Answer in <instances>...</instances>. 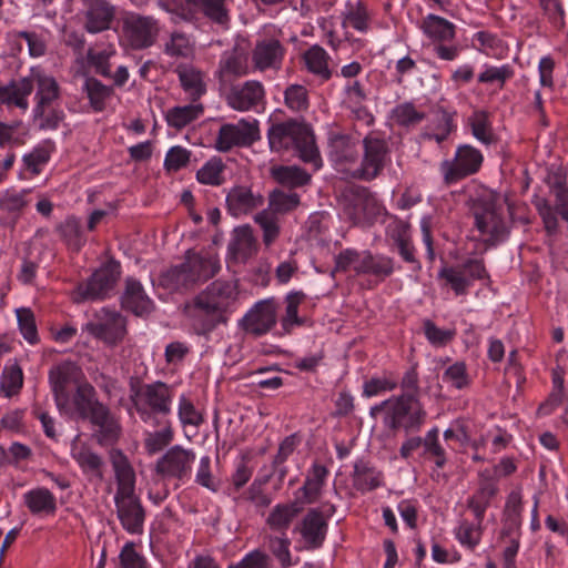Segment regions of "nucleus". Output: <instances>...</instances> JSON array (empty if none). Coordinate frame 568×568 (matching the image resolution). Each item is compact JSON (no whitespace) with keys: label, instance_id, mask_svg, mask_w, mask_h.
<instances>
[{"label":"nucleus","instance_id":"1","mask_svg":"<svg viewBox=\"0 0 568 568\" xmlns=\"http://www.w3.org/2000/svg\"><path fill=\"white\" fill-rule=\"evenodd\" d=\"M239 296L237 282L215 280L196 294L186 310L197 335H209L221 325H227L231 306Z\"/></svg>","mask_w":568,"mask_h":568},{"label":"nucleus","instance_id":"2","mask_svg":"<svg viewBox=\"0 0 568 568\" xmlns=\"http://www.w3.org/2000/svg\"><path fill=\"white\" fill-rule=\"evenodd\" d=\"M116 491L114 504L122 528L132 535H141L144 529L146 511L140 497L135 494V473L128 457L121 449L110 452Z\"/></svg>","mask_w":568,"mask_h":568},{"label":"nucleus","instance_id":"3","mask_svg":"<svg viewBox=\"0 0 568 568\" xmlns=\"http://www.w3.org/2000/svg\"><path fill=\"white\" fill-rule=\"evenodd\" d=\"M220 270L217 256L202 255L190 248L185 252L184 262L163 271L158 283L170 292H185L214 277Z\"/></svg>","mask_w":568,"mask_h":568},{"label":"nucleus","instance_id":"4","mask_svg":"<svg viewBox=\"0 0 568 568\" xmlns=\"http://www.w3.org/2000/svg\"><path fill=\"white\" fill-rule=\"evenodd\" d=\"M270 149L273 152H283L294 149L298 158L311 163L317 170L322 166L320 151L315 143L312 128L295 119L273 123L267 131Z\"/></svg>","mask_w":568,"mask_h":568},{"label":"nucleus","instance_id":"5","mask_svg":"<svg viewBox=\"0 0 568 568\" xmlns=\"http://www.w3.org/2000/svg\"><path fill=\"white\" fill-rule=\"evenodd\" d=\"M382 414L385 429L392 434L403 430L416 433L425 424L427 412L419 398L410 395H394L371 408V416Z\"/></svg>","mask_w":568,"mask_h":568},{"label":"nucleus","instance_id":"6","mask_svg":"<svg viewBox=\"0 0 568 568\" xmlns=\"http://www.w3.org/2000/svg\"><path fill=\"white\" fill-rule=\"evenodd\" d=\"M130 400L142 422H154L172 412L173 388L164 382L130 384Z\"/></svg>","mask_w":568,"mask_h":568},{"label":"nucleus","instance_id":"7","mask_svg":"<svg viewBox=\"0 0 568 568\" xmlns=\"http://www.w3.org/2000/svg\"><path fill=\"white\" fill-rule=\"evenodd\" d=\"M344 215L353 225L372 226L385 213V207L376 195L366 186L351 184L339 196Z\"/></svg>","mask_w":568,"mask_h":568},{"label":"nucleus","instance_id":"8","mask_svg":"<svg viewBox=\"0 0 568 568\" xmlns=\"http://www.w3.org/2000/svg\"><path fill=\"white\" fill-rule=\"evenodd\" d=\"M471 214L474 225L487 246H496L509 236L510 226L495 196L477 199L471 206Z\"/></svg>","mask_w":568,"mask_h":568},{"label":"nucleus","instance_id":"9","mask_svg":"<svg viewBox=\"0 0 568 568\" xmlns=\"http://www.w3.org/2000/svg\"><path fill=\"white\" fill-rule=\"evenodd\" d=\"M160 33V21L153 16L129 12L122 17L120 43L125 50H146L158 42Z\"/></svg>","mask_w":568,"mask_h":568},{"label":"nucleus","instance_id":"10","mask_svg":"<svg viewBox=\"0 0 568 568\" xmlns=\"http://www.w3.org/2000/svg\"><path fill=\"white\" fill-rule=\"evenodd\" d=\"M419 30L430 41L433 53L443 61L456 60L462 47L455 43L456 26L434 13H428L418 23Z\"/></svg>","mask_w":568,"mask_h":568},{"label":"nucleus","instance_id":"11","mask_svg":"<svg viewBox=\"0 0 568 568\" xmlns=\"http://www.w3.org/2000/svg\"><path fill=\"white\" fill-rule=\"evenodd\" d=\"M335 513L336 506L325 501L320 507L310 508L294 526L293 531L301 536L305 550H316L323 547L328 532V521Z\"/></svg>","mask_w":568,"mask_h":568},{"label":"nucleus","instance_id":"12","mask_svg":"<svg viewBox=\"0 0 568 568\" xmlns=\"http://www.w3.org/2000/svg\"><path fill=\"white\" fill-rule=\"evenodd\" d=\"M363 156L354 176L363 181H373L384 171L389 160V148L385 139L375 132L368 133L362 141Z\"/></svg>","mask_w":568,"mask_h":568},{"label":"nucleus","instance_id":"13","mask_svg":"<svg viewBox=\"0 0 568 568\" xmlns=\"http://www.w3.org/2000/svg\"><path fill=\"white\" fill-rule=\"evenodd\" d=\"M82 377L81 367L71 361L61 362L49 371V384L57 408L61 413H68L71 408L70 387L80 384Z\"/></svg>","mask_w":568,"mask_h":568},{"label":"nucleus","instance_id":"14","mask_svg":"<svg viewBox=\"0 0 568 568\" xmlns=\"http://www.w3.org/2000/svg\"><path fill=\"white\" fill-rule=\"evenodd\" d=\"M261 139L258 121L241 119L237 123H225L219 129L214 148L226 153L233 148H248Z\"/></svg>","mask_w":568,"mask_h":568},{"label":"nucleus","instance_id":"15","mask_svg":"<svg viewBox=\"0 0 568 568\" xmlns=\"http://www.w3.org/2000/svg\"><path fill=\"white\" fill-rule=\"evenodd\" d=\"M195 453L181 445L170 447L155 463L154 471L162 479H175L184 483L190 478Z\"/></svg>","mask_w":568,"mask_h":568},{"label":"nucleus","instance_id":"16","mask_svg":"<svg viewBox=\"0 0 568 568\" xmlns=\"http://www.w3.org/2000/svg\"><path fill=\"white\" fill-rule=\"evenodd\" d=\"M484 158L479 150L471 145H459L453 160H445L440 170L446 185H452L458 181L477 173L483 164Z\"/></svg>","mask_w":568,"mask_h":568},{"label":"nucleus","instance_id":"17","mask_svg":"<svg viewBox=\"0 0 568 568\" xmlns=\"http://www.w3.org/2000/svg\"><path fill=\"white\" fill-rule=\"evenodd\" d=\"M120 277V263L111 260L97 270L84 284L78 286V293L84 301L104 300L114 288Z\"/></svg>","mask_w":568,"mask_h":568},{"label":"nucleus","instance_id":"18","mask_svg":"<svg viewBox=\"0 0 568 568\" xmlns=\"http://www.w3.org/2000/svg\"><path fill=\"white\" fill-rule=\"evenodd\" d=\"M265 89L260 81L248 80L242 84H234L225 95L226 104L240 112L256 110L264 104Z\"/></svg>","mask_w":568,"mask_h":568},{"label":"nucleus","instance_id":"19","mask_svg":"<svg viewBox=\"0 0 568 568\" xmlns=\"http://www.w3.org/2000/svg\"><path fill=\"white\" fill-rule=\"evenodd\" d=\"M126 318L118 312L104 311V316L95 323H88L87 331L109 346L120 344L126 333Z\"/></svg>","mask_w":568,"mask_h":568},{"label":"nucleus","instance_id":"20","mask_svg":"<svg viewBox=\"0 0 568 568\" xmlns=\"http://www.w3.org/2000/svg\"><path fill=\"white\" fill-rule=\"evenodd\" d=\"M242 328L254 336H262L276 324V306L273 300L257 302L243 317Z\"/></svg>","mask_w":568,"mask_h":568},{"label":"nucleus","instance_id":"21","mask_svg":"<svg viewBox=\"0 0 568 568\" xmlns=\"http://www.w3.org/2000/svg\"><path fill=\"white\" fill-rule=\"evenodd\" d=\"M84 6L83 28L87 32L95 34L106 31L115 18L116 10L106 0H81Z\"/></svg>","mask_w":568,"mask_h":568},{"label":"nucleus","instance_id":"22","mask_svg":"<svg viewBox=\"0 0 568 568\" xmlns=\"http://www.w3.org/2000/svg\"><path fill=\"white\" fill-rule=\"evenodd\" d=\"M478 487L467 499L466 506L473 513L475 519L484 521L486 510L497 496L499 488L491 470L485 469L478 474Z\"/></svg>","mask_w":568,"mask_h":568},{"label":"nucleus","instance_id":"23","mask_svg":"<svg viewBox=\"0 0 568 568\" xmlns=\"http://www.w3.org/2000/svg\"><path fill=\"white\" fill-rule=\"evenodd\" d=\"M88 422L95 427L92 437L100 446H113L120 439L122 427L109 406L103 405Z\"/></svg>","mask_w":568,"mask_h":568},{"label":"nucleus","instance_id":"24","mask_svg":"<svg viewBox=\"0 0 568 568\" xmlns=\"http://www.w3.org/2000/svg\"><path fill=\"white\" fill-rule=\"evenodd\" d=\"M286 49L283 43L274 38L263 39L256 42L252 51V62L256 70H280Z\"/></svg>","mask_w":568,"mask_h":568},{"label":"nucleus","instance_id":"25","mask_svg":"<svg viewBox=\"0 0 568 568\" xmlns=\"http://www.w3.org/2000/svg\"><path fill=\"white\" fill-rule=\"evenodd\" d=\"M226 211L234 217L248 215L264 204V197L244 185L233 186L225 197Z\"/></svg>","mask_w":568,"mask_h":568},{"label":"nucleus","instance_id":"26","mask_svg":"<svg viewBox=\"0 0 568 568\" xmlns=\"http://www.w3.org/2000/svg\"><path fill=\"white\" fill-rule=\"evenodd\" d=\"M71 408L67 414H71L81 420H88L104 405L99 400L95 388L87 381L77 385L72 396L70 395Z\"/></svg>","mask_w":568,"mask_h":568},{"label":"nucleus","instance_id":"27","mask_svg":"<svg viewBox=\"0 0 568 568\" xmlns=\"http://www.w3.org/2000/svg\"><path fill=\"white\" fill-rule=\"evenodd\" d=\"M34 90V79L31 75L12 79L6 85L0 87V108L2 105L14 106L21 111L29 109L28 98Z\"/></svg>","mask_w":568,"mask_h":568},{"label":"nucleus","instance_id":"28","mask_svg":"<svg viewBox=\"0 0 568 568\" xmlns=\"http://www.w3.org/2000/svg\"><path fill=\"white\" fill-rule=\"evenodd\" d=\"M121 306L135 316L148 315L154 308V304L144 292L142 284L132 277L125 281V290L121 296Z\"/></svg>","mask_w":568,"mask_h":568},{"label":"nucleus","instance_id":"29","mask_svg":"<svg viewBox=\"0 0 568 568\" xmlns=\"http://www.w3.org/2000/svg\"><path fill=\"white\" fill-rule=\"evenodd\" d=\"M180 85L190 102L201 103V98L206 93L205 74L200 69L181 63L174 69Z\"/></svg>","mask_w":568,"mask_h":568},{"label":"nucleus","instance_id":"30","mask_svg":"<svg viewBox=\"0 0 568 568\" xmlns=\"http://www.w3.org/2000/svg\"><path fill=\"white\" fill-rule=\"evenodd\" d=\"M298 500L276 504L268 513L265 525L275 534H287L294 520L303 510Z\"/></svg>","mask_w":568,"mask_h":568},{"label":"nucleus","instance_id":"31","mask_svg":"<svg viewBox=\"0 0 568 568\" xmlns=\"http://www.w3.org/2000/svg\"><path fill=\"white\" fill-rule=\"evenodd\" d=\"M328 475L329 470L326 466L318 463H314L312 465L303 486L297 490V493L302 494L301 500L298 501L303 506L312 505L318 501Z\"/></svg>","mask_w":568,"mask_h":568},{"label":"nucleus","instance_id":"32","mask_svg":"<svg viewBox=\"0 0 568 568\" xmlns=\"http://www.w3.org/2000/svg\"><path fill=\"white\" fill-rule=\"evenodd\" d=\"M394 264V258L390 256L365 252L361 261H358V264L353 268L357 275H373L379 281H384L393 275L395 271Z\"/></svg>","mask_w":568,"mask_h":568},{"label":"nucleus","instance_id":"33","mask_svg":"<svg viewBox=\"0 0 568 568\" xmlns=\"http://www.w3.org/2000/svg\"><path fill=\"white\" fill-rule=\"evenodd\" d=\"M227 250L231 257L235 261L246 262L252 257L257 251L252 227L250 225L235 227L232 232Z\"/></svg>","mask_w":568,"mask_h":568},{"label":"nucleus","instance_id":"34","mask_svg":"<svg viewBox=\"0 0 568 568\" xmlns=\"http://www.w3.org/2000/svg\"><path fill=\"white\" fill-rule=\"evenodd\" d=\"M82 91L85 93L90 108L97 113L105 111L110 100L114 95L113 87L105 85L93 77L85 79Z\"/></svg>","mask_w":568,"mask_h":568},{"label":"nucleus","instance_id":"35","mask_svg":"<svg viewBox=\"0 0 568 568\" xmlns=\"http://www.w3.org/2000/svg\"><path fill=\"white\" fill-rule=\"evenodd\" d=\"M23 503L32 515H54L57 498L45 487H38L23 495Z\"/></svg>","mask_w":568,"mask_h":568},{"label":"nucleus","instance_id":"36","mask_svg":"<svg viewBox=\"0 0 568 568\" xmlns=\"http://www.w3.org/2000/svg\"><path fill=\"white\" fill-rule=\"evenodd\" d=\"M352 479L356 490L367 493L382 486L383 474L368 462L359 459L354 465Z\"/></svg>","mask_w":568,"mask_h":568},{"label":"nucleus","instance_id":"37","mask_svg":"<svg viewBox=\"0 0 568 568\" xmlns=\"http://www.w3.org/2000/svg\"><path fill=\"white\" fill-rule=\"evenodd\" d=\"M55 231L68 250L78 253L87 243V236L82 230L81 221L74 215L68 216L61 222Z\"/></svg>","mask_w":568,"mask_h":568},{"label":"nucleus","instance_id":"38","mask_svg":"<svg viewBox=\"0 0 568 568\" xmlns=\"http://www.w3.org/2000/svg\"><path fill=\"white\" fill-rule=\"evenodd\" d=\"M272 179L290 189L302 187L311 183V174L297 165H277L271 169Z\"/></svg>","mask_w":568,"mask_h":568},{"label":"nucleus","instance_id":"39","mask_svg":"<svg viewBox=\"0 0 568 568\" xmlns=\"http://www.w3.org/2000/svg\"><path fill=\"white\" fill-rule=\"evenodd\" d=\"M203 113V103L190 102V104L186 105L169 109L165 113V121L170 128L180 131L201 118Z\"/></svg>","mask_w":568,"mask_h":568},{"label":"nucleus","instance_id":"40","mask_svg":"<svg viewBox=\"0 0 568 568\" xmlns=\"http://www.w3.org/2000/svg\"><path fill=\"white\" fill-rule=\"evenodd\" d=\"M248 73V55L239 48L224 52L219 63L220 77L233 75L235 78L244 77Z\"/></svg>","mask_w":568,"mask_h":568},{"label":"nucleus","instance_id":"41","mask_svg":"<svg viewBox=\"0 0 568 568\" xmlns=\"http://www.w3.org/2000/svg\"><path fill=\"white\" fill-rule=\"evenodd\" d=\"M32 78L34 79V88H37L34 106L53 105L59 101L61 88L53 77L38 72L32 74Z\"/></svg>","mask_w":568,"mask_h":568},{"label":"nucleus","instance_id":"42","mask_svg":"<svg viewBox=\"0 0 568 568\" xmlns=\"http://www.w3.org/2000/svg\"><path fill=\"white\" fill-rule=\"evenodd\" d=\"M303 59L307 71L320 78L323 82L332 78L333 73L328 65L331 58L322 47L317 44L312 45L305 51Z\"/></svg>","mask_w":568,"mask_h":568},{"label":"nucleus","instance_id":"43","mask_svg":"<svg viewBox=\"0 0 568 568\" xmlns=\"http://www.w3.org/2000/svg\"><path fill=\"white\" fill-rule=\"evenodd\" d=\"M195 51L191 36L183 31H172L163 43V53L174 59H189Z\"/></svg>","mask_w":568,"mask_h":568},{"label":"nucleus","instance_id":"44","mask_svg":"<svg viewBox=\"0 0 568 568\" xmlns=\"http://www.w3.org/2000/svg\"><path fill=\"white\" fill-rule=\"evenodd\" d=\"M213 23L227 26L230 22L226 0H185Z\"/></svg>","mask_w":568,"mask_h":568},{"label":"nucleus","instance_id":"45","mask_svg":"<svg viewBox=\"0 0 568 568\" xmlns=\"http://www.w3.org/2000/svg\"><path fill=\"white\" fill-rule=\"evenodd\" d=\"M264 544L282 568H290L293 565L290 550L291 539L287 534H267L264 536Z\"/></svg>","mask_w":568,"mask_h":568},{"label":"nucleus","instance_id":"46","mask_svg":"<svg viewBox=\"0 0 568 568\" xmlns=\"http://www.w3.org/2000/svg\"><path fill=\"white\" fill-rule=\"evenodd\" d=\"M422 457L433 462L438 469L444 468L447 464V453L439 442L438 427H433L426 433Z\"/></svg>","mask_w":568,"mask_h":568},{"label":"nucleus","instance_id":"47","mask_svg":"<svg viewBox=\"0 0 568 568\" xmlns=\"http://www.w3.org/2000/svg\"><path fill=\"white\" fill-rule=\"evenodd\" d=\"M23 386V372L17 359L7 364L0 378V390L6 397L20 393Z\"/></svg>","mask_w":568,"mask_h":568},{"label":"nucleus","instance_id":"48","mask_svg":"<svg viewBox=\"0 0 568 568\" xmlns=\"http://www.w3.org/2000/svg\"><path fill=\"white\" fill-rule=\"evenodd\" d=\"M301 204V196L295 192L273 190L268 195V212L274 214H287L296 210Z\"/></svg>","mask_w":568,"mask_h":568},{"label":"nucleus","instance_id":"49","mask_svg":"<svg viewBox=\"0 0 568 568\" xmlns=\"http://www.w3.org/2000/svg\"><path fill=\"white\" fill-rule=\"evenodd\" d=\"M521 497L518 493H510L504 509V535H511L521 526Z\"/></svg>","mask_w":568,"mask_h":568},{"label":"nucleus","instance_id":"50","mask_svg":"<svg viewBox=\"0 0 568 568\" xmlns=\"http://www.w3.org/2000/svg\"><path fill=\"white\" fill-rule=\"evenodd\" d=\"M306 295L302 291H294L285 297V315L281 323L285 332L290 333L294 326L304 325V320L298 316V307L305 301Z\"/></svg>","mask_w":568,"mask_h":568},{"label":"nucleus","instance_id":"51","mask_svg":"<svg viewBox=\"0 0 568 568\" xmlns=\"http://www.w3.org/2000/svg\"><path fill=\"white\" fill-rule=\"evenodd\" d=\"M468 124L473 135L484 144H491L496 141L489 113L485 110H477L468 118Z\"/></svg>","mask_w":568,"mask_h":568},{"label":"nucleus","instance_id":"52","mask_svg":"<svg viewBox=\"0 0 568 568\" xmlns=\"http://www.w3.org/2000/svg\"><path fill=\"white\" fill-rule=\"evenodd\" d=\"M64 116L63 110L53 105L34 106L33 109V121L43 131L57 130Z\"/></svg>","mask_w":568,"mask_h":568},{"label":"nucleus","instance_id":"53","mask_svg":"<svg viewBox=\"0 0 568 568\" xmlns=\"http://www.w3.org/2000/svg\"><path fill=\"white\" fill-rule=\"evenodd\" d=\"M483 523L475 519L474 523L462 519L458 527L455 530L457 540L468 549L473 550L480 542L483 535Z\"/></svg>","mask_w":568,"mask_h":568},{"label":"nucleus","instance_id":"54","mask_svg":"<svg viewBox=\"0 0 568 568\" xmlns=\"http://www.w3.org/2000/svg\"><path fill=\"white\" fill-rule=\"evenodd\" d=\"M390 118L397 125L410 128L424 121L426 113L418 111L413 102H403L392 110Z\"/></svg>","mask_w":568,"mask_h":568},{"label":"nucleus","instance_id":"55","mask_svg":"<svg viewBox=\"0 0 568 568\" xmlns=\"http://www.w3.org/2000/svg\"><path fill=\"white\" fill-rule=\"evenodd\" d=\"M18 328L23 338L30 344L36 345L40 342L36 315L30 307H20L16 310Z\"/></svg>","mask_w":568,"mask_h":568},{"label":"nucleus","instance_id":"56","mask_svg":"<svg viewBox=\"0 0 568 568\" xmlns=\"http://www.w3.org/2000/svg\"><path fill=\"white\" fill-rule=\"evenodd\" d=\"M224 169L222 159L214 156L196 172V180L204 185L219 186L224 182Z\"/></svg>","mask_w":568,"mask_h":568},{"label":"nucleus","instance_id":"57","mask_svg":"<svg viewBox=\"0 0 568 568\" xmlns=\"http://www.w3.org/2000/svg\"><path fill=\"white\" fill-rule=\"evenodd\" d=\"M73 458L84 473H91L99 479H103V459L91 448L82 446L73 454Z\"/></svg>","mask_w":568,"mask_h":568},{"label":"nucleus","instance_id":"58","mask_svg":"<svg viewBox=\"0 0 568 568\" xmlns=\"http://www.w3.org/2000/svg\"><path fill=\"white\" fill-rule=\"evenodd\" d=\"M329 146L336 160L353 162L356 159L355 143L351 135L334 133L329 136Z\"/></svg>","mask_w":568,"mask_h":568},{"label":"nucleus","instance_id":"59","mask_svg":"<svg viewBox=\"0 0 568 568\" xmlns=\"http://www.w3.org/2000/svg\"><path fill=\"white\" fill-rule=\"evenodd\" d=\"M438 278L445 280L446 284L456 295H465L468 292L470 281L458 266H444L438 272Z\"/></svg>","mask_w":568,"mask_h":568},{"label":"nucleus","instance_id":"60","mask_svg":"<svg viewBox=\"0 0 568 568\" xmlns=\"http://www.w3.org/2000/svg\"><path fill=\"white\" fill-rule=\"evenodd\" d=\"M174 432L171 424L168 422L161 430L148 433L144 439L145 450L153 455L159 453L164 447L169 446L173 440Z\"/></svg>","mask_w":568,"mask_h":568},{"label":"nucleus","instance_id":"61","mask_svg":"<svg viewBox=\"0 0 568 568\" xmlns=\"http://www.w3.org/2000/svg\"><path fill=\"white\" fill-rule=\"evenodd\" d=\"M284 103L294 112H302L308 109V92L304 85L291 84L284 91Z\"/></svg>","mask_w":568,"mask_h":568},{"label":"nucleus","instance_id":"62","mask_svg":"<svg viewBox=\"0 0 568 568\" xmlns=\"http://www.w3.org/2000/svg\"><path fill=\"white\" fill-rule=\"evenodd\" d=\"M254 220L263 231V243L266 246L272 245L280 235L277 219L268 210H263L255 215Z\"/></svg>","mask_w":568,"mask_h":568},{"label":"nucleus","instance_id":"63","mask_svg":"<svg viewBox=\"0 0 568 568\" xmlns=\"http://www.w3.org/2000/svg\"><path fill=\"white\" fill-rule=\"evenodd\" d=\"M120 568H149L148 560L136 549L134 541H126L119 554Z\"/></svg>","mask_w":568,"mask_h":568},{"label":"nucleus","instance_id":"64","mask_svg":"<svg viewBox=\"0 0 568 568\" xmlns=\"http://www.w3.org/2000/svg\"><path fill=\"white\" fill-rule=\"evenodd\" d=\"M271 556L261 549L247 552L239 562L230 564L227 568H271Z\"/></svg>","mask_w":568,"mask_h":568}]
</instances>
